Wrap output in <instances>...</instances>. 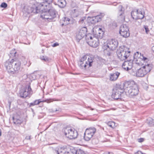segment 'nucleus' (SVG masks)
<instances>
[{
  "mask_svg": "<svg viewBox=\"0 0 154 154\" xmlns=\"http://www.w3.org/2000/svg\"><path fill=\"white\" fill-rule=\"evenodd\" d=\"M105 15L104 13H101L99 15L92 17H88V22L93 24H95L96 23L100 22L101 20V19Z\"/></svg>",
  "mask_w": 154,
  "mask_h": 154,
  "instance_id": "2eb2a0df",
  "label": "nucleus"
},
{
  "mask_svg": "<svg viewBox=\"0 0 154 154\" xmlns=\"http://www.w3.org/2000/svg\"><path fill=\"white\" fill-rule=\"evenodd\" d=\"M1 133H2V132H1V130L0 129V136L1 135Z\"/></svg>",
  "mask_w": 154,
  "mask_h": 154,
  "instance_id": "603ef678",
  "label": "nucleus"
},
{
  "mask_svg": "<svg viewBox=\"0 0 154 154\" xmlns=\"http://www.w3.org/2000/svg\"><path fill=\"white\" fill-rule=\"evenodd\" d=\"M143 68L141 67L139 69L136 73V76L138 77H143L146 74Z\"/></svg>",
  "mask_w": 154,
  "mask_h": 154,
  "instance_id": "a211bd4d",
  "label": "nucleus"
},
{
  "mask_svg": "<svg viewBox=\"0 0 154 154\" xmlns=\"http://www.w3.org/2000/svg\"><path fill=\"white\" fill-rule=\"evenodd\" d=\"M130 53L129 48L125 45L120 46L116 52L119 59L122 61L125 60L129 57Z\"/></svg>",
  "mask_w": 154,
  "mask_h": 154,
  "instance_id": "20e7f679",
  "label": "nucleus"
},
{
  "mask_svg": "<svg viewBox=\"0 0 154 154\" xmlns=\"http://www.w3.org/2000/svg\"><path fill=\"white\" fill-rule=\"evenodd\" d=\"M32 109V111H33V109Z\"/></svg>",
  "mask_w": 154,
  "mask_h": 154,
  "instance_id": "13d9d810",
  "label": "nucleus"
},
{
  "mask_svg": "<svg viewBox=\"0 0 154 154\" xmlns=\"http://www.w3.org/2000/svg\"><path fill=\"white\" fill-rule=\"evenodd\" d=\"M94 60V58H93L89 57L88 58V62H79L78 64L82 69H85L88 66V67L92 66Z\"/></svg>",
  "mask_w": 154,
  "mask_h": 154,
  "instance_id": "ddd939ff",
  "label": "nucleus"
},
{
  "mask_svg": "<svg viewBox=\"0 0 154 154\" xmlns=\"http://www.w3.org/2000/svg\"><path fill=\"white\" fill-rule=\"evenodd\" d=\"M118 20L119 22L122 23L125 21L124 8L121 5H119L118 7Z\"/></svg>",
  "mask_w": 154,
  "mask_h": 154,
  "instance_id": "9b49d317",
  "label": "nucleus"
},
{
  "mask_svg": "<svg viewBox=\"0 0 154 154\" xmlns=\"http://www.w3.org/2000/svg\"><path fill=\"white\" fill-rule=\"evenodd\" d=\"M119 33L123 37L126 38L129 36L128 27L126 24L121 25L120 28Z\"/></svg>",
  "mask_w": 154,
  "mask_h": 154,
  "instance_id": "4468645a",
  "label": "nucleus"
},
{
  "mask_svg": "<svg viewBox=\"0 0 154 154\" xmlns=\"http://www.w3.org/2000/svg\"><path fill=\"white\" fill-rule=\"evenodd\" d=\"M87 59V57L86 56H84L80 60V61L79 62H88L86 60Z\"/></svg>",
  "mask_w": 154,
  "mask_h": 154,
  "instance_id": "f704fd0d",
  "label": "nucleus"
},
{
  "mask_svg": "<svg viewBox=\"0 0 154 154\" xmlns=\"http://www.w3.org/2000/svg\"><path fill=\"white\" fill-rule=\"evenodd\" d=\"M16 52H15V53H14V54H16Z\"/></svg>",
  "mask_w": 154,
  "mask_h": 154,
  "instance_id": "5fc2aeb1",
  "label": "nucleus"
},
{
  "mask_svg": "<svg viewBox=\"0 0 154 154\" xmlns=\"http://www.w3.org/2000/svg\"><path fill=\"white\" fill-rule=\"evenodd\" d=\"M85 39L87 43L91 46L93 48H96L99 44V41L98 38L90 35H86Z\"/></svg>",
  "mask_w": 154,
  "mask_h": 154,
  "instance_id": "1a4fd4ad",
  "label": "nucleus"
},
{
  "mask_svg": "<svg viewBox=\"0 0 154 154\" xmlns=\"http://www.w3.org/2000/svg\"><path fill=\"white\" fill-rule=\"evenodd\" d=\"M140 59H142L143 60L146 62H147V61H149L148 59H147L146 57H145L143 54H142L141 53H140Z\"/></svg>",
  "mask_w": 154,
  "mask_h": 154,
  "instance_id": "72a5a7b5",
  "label": "nucleus"
},
{
  "mask_svg": "<svg viewBox=\"0 0 154 154\" xmlns=\"http://www.w3.org/2000/svg\"><path fill=\"white\" fill-rule=\"evenodd\" d=\"M87 29L85 27H83L78 30L76 33V38L77 41L79 42L85 36H86Z\"/></svg>",
  "mask_w": 154,
  "mask_h": 154,
  "instance_id": "f8f14e48",
  "label": "nucleus"
},
{
  "mask_svg": "<svg viewBox=\"0 0 154 154\" xmlns=\"http://www.w3.org/2000/svg\"><path fill=\"white\" fill-rule=\"evenodd\" d=\"M66 148H61L59 150L58 154H67V151Z\"/></svg>",
  "mask_w": 154,
  "mask_h": 154,
  "instance_id": "bb28decb",
  "label": "nucleus"
},
{
  "mask_svg": "<svg viewBox=\"0 0 154 154\" xmlns=\"http://www.w3.org/2000/svg\"><path fill=\"white\" fill-rule=\"evenodd\" d=\"M43 102V101H41L40 99L38 100H35L32 103H30L29 104V107H31L32 106H34L35 105L39 104L40 103Z\"/></svg>",
  "mask_w": 154,
  "mask_h": 154,
  "instance_id": "393cba45",
  "label": "nucleus"
},
{
  "mask_svg": "<svg viewBox=\"0 0 154 154\" xmlns=\"http://www.w3.org/2000/svg\"><path fill=\"white\" fill-rule=\"evenodd\" d=\"M147 123L150 126H152L154 125V120L151 119L148 120Z\"/></svg>",
  "mask_w": 154,
  "mask_h": 154,
  "instance_id": "7c9ffc66",
  "label": "nucleus"
},
{
  "mask_svg": "<svg viewBox=\"0 0 154 154\" xmlns=\"http://www.w3.org/2000/svg\"><path fill=\"white\" fill-rule=\"evenodd\" d=\"M143 27L145 29L146 33L147 34L149 32V29L148 28V26H144Z\"/></svg>",
  "mask_w": 154,
  "mask_h": 154,
  "instance_id": "ea45409f",
  "label": "nucleus"
},
{
  "mask_svg": "<svg viewBox=\"0 0 154 154\" xmlns=\"http://www.w3.org/2000/svg\"><path fill=\"white\" fill-rule=\"evenodd\" d=\"M152 64H145L142 68H143L146 74L150 72L152 68Z\"/></svg>",
  "mask_w": 154,
  "mask_h": 154,
  "instance_id": "aec40b11",
  "label": "nucleus"
},
{
  "mask_svg": "<svg viewBox=\"0 0 154 154\" xmlns=\"http://www.w3.org/2000/svg\"><path fill=\"white\" fill-rule=\"evenodd\" d=\"M9 103H10V105H11V103H10V102H9Z\"/></svg>",
  "mask_w": 154,
  "mask_h": 154,
  "instance_id": "4d7b16f0",
  "label": "nucleus"
},
{
  "mask_svg": "<svg viewBox=\"0 0 154 154\" xmlns=\"http://www.w3.org/2000/svg\"><path fill=\"white\" fill-rule=\"evenodd\" d=\"M21 64L20 61L12 59L11 61L8 60L6 62L5 66L8 73L14 74L18 73L20 68Z\"/></svg>",
  "mask_w": 154,
  "mask_h": 154,
  "instance_id": "f03ea898",
  "label": "nucleus"
},
{
  "mask_svg": "<svg viewBox=\"0 0 154 154\" xmlns=\"http://www.w3.org/2000/svg\"><path fill=\"white\" fill-rule=\"evenodd\" d=\"M53 100L52 99H47L45 100L44 102H46L48 103H49L53 101Z\"/></svg>",
  "mask_w": 154,
  "mask_h": 154,
  "instance_id": "79ce46f5",
  "label": "nucleus"
},
{
  "mask_svg": "<svg viewBox=\"0 0 154 154\" xmlns=\"http://www.w3.org/2000/svg\"><path fill=\"white\" fill-rule=\"evenodd\" d=\"M72 12L73 13H76L77 11V10L76 8H73L72 10Z\"/></svg>",
  "mask_w": 154,
  "mask_h": 154,
  "instance_id": "c03bdc74",
  "label": "nucleus"
},
{
  "mask_svg": "<svg viewBox=\"0 0 154 154\" xmlns=\"http://www.w3.org/2000/svg\"><path fill=\"white\" fill-rule=\"evenodd\" d=\"M86 131L93 135L96 132V129L94 127H90L89 128L87 129Z\"/></svg>",
  "mask_w": 154,
  "mask_h": 154,
  "instance_id": "b1692460",
  "label": "nucleus"
},
{
  "mask_svg": "<svg viewBox=\"0 0 154 154\" xmlns=\"http://www.w3.org/2000/svg\"><path fill=\"white\" fill-rule=\"evenodd\" d=\"M140 57V54L138 52H137L135 53L134 56V59H137V57L139 58Z\"/></svg>",
  "mask_w": 154,
  "mask_h": 154,
  "instance_id": "4c0bfd02",
  "label": "nucleus"
},
{
  "mask_svg": "<svg viewBox=\"0 0 154 154\" xmlns=\"http://www.w3.org/2000/svg\"><path fill=\"white\" fill-rule=\"evenodd\" d=\"M51 149L52 150L54 153H56L57 154H58V152L59 150V149L58 148L51 147Z\"/></svg>",
  "mask_w": 154,
  "mask_h": 154,
  "instance_id": "473e14b6",
  "label": "nucleus"
},
{
  "mask_svg": "<svg viewBox=\"0 0 154 154\" xmlns=\"http://www.w3.org/2000/svg\"><path fill=\"white\" fill-rule=\"evenodd\" d=\"M139 12V11L138 9L134 10L131 11V15L132 18L133 19L135 20H137V17Z\"/></svg>",
  "mask_w": 154,
  "mask_h": 154,
  "instance_id": "412c9836",
  "label": "nucleus"
},
{
  "mask_svg": "<svg viewBox=\"0 0 154 154\" xmlns=\"http://www.w3.org/2000/svg\"><path fill=\"white\" fill-rule=\"evenodd\" d=\"M132 63L129 61H125L122 64V68L127 71L131 69L132 67Z\"/></svg>",
  "mask_w": 154,
  "mask_h": 154,
  "instance_id": "f3484780",
  "label": "nucleus"
},
{
  "mask_svg": "<svg viewBox=\"0 0 154 154\" xmlns=\"http://www.w3.org/2000/svg\"><path fill=\"white\" fill-rule=\"evenodd\" d=\"M84 20V18H82L80 19V20L79 21V22H80V23H83Z\"/></svg>",
  "mask_w": 154,
  "mask_h": 154,
  "instance_id": "de8ad7c7",
  "label": "nucleus"
},
{
  "mask_svg": "<svg viewBox=\"0 0 154 154\" xmlns=\"http://www.w3.org/2000/svg\"><path fill=\"white\" fill-rule=\"evenodd\" d=\"M0 6L2 8H5L8 6L7 4L5 2H3L1 5Z\"/></svg>",
  "mask_w": 154,
  "mask_h": 154,
  "instance_id": "58836bf2",
  "label": "nucleus"
},
{
  "mask_svg": "<svg viewBox=\"0 0 154 154\" xmlns=\"http://www.w3.org/2000/svg\"><path fill=\"white\" fill-rule=\"evenodd\" d=\"M104 154H113V153L111 152H106L104 153Z\"/></svg>",
  "mask_w": 154,
  "mask_h": 154,
  "instance_id": "49530a36",
  "label": "nucleus"
},
{
  "mask_svg": "<svg viewBox=\"0 0 154 154\" xmlns=\"http://www.w3.org/2000/svg\"><path fill=\"white\" fill-rule=\"evenodd\" d=\"M13 119L14 121V123L17 124L20 123L21 121H20V120L17 119V120L16 121H15V120H14V117H13Z\"/></svg>",
  "mask_w": 154,
  "mask_h": 154,
  "instance_id": "a19ab883",
  "label": "nucleus"
},
{
  "mask_svg": "<svg viewBox=\"0 0 154 154\" xmlns=\"http://www.w3.org/2000/svg\"><path fill=\"white\" fill-rule=\"evenodd\" d=\"M138 142L141 143L143 142L144 140V139L143 138H140L137 139Z\"/></svg>",
  "mask_w": 154,
  "mask_h": 154,
  "instance_id": "37998d69",
  "label": "nucleus"
},
{
  "mask_svg": "<svg viewBox=\"0 0 154 154\" xmlns=\"http://www.w3.org/2000/svg\"><path fill=\"white\" fill-rule=\"evenodd\" d=\"M142 154H144V153H142Z\"/></svg>",
  "mask_w": 154,
  "mask_h": 154,
  "instance_id": "bf43d9fd",
  "label": "nucleus"
},
{
  "mask_svg": "<svg viewBox=\"0 0 154 154\" xmlns=\"http://www.w3.org/2000/svg\"><path fill=\"white\" fill-rule=\"evenodd\" d=\"M63 20L64 21V23L62 24V26L66 25H67L69 23L70 19L67 17H64Z\"/></svg>",
  "mask_w": 154,
  "mask_h": 154,
  "instance_id": "a878e982",
  "label": "nucleus"
},
{
  "mask_svg": "<svg viewBox=\"0 0 154 154\" xmlns=\"http://www.w3.org/2000/svg\"><path fill=\"white\" fill-rule=\"evenodd\" d=\"M42 53H44V50H42Z\"/></svg>",
  "mask_w": 154,
  "mask_h": 154,
  "instance_id": "864d4df0",
  "label": "nucleus"
},
{
  "mask_svg": "<svg viewBox=\"0 0 154 154\" xmlns=\"http://www.w3.org/2000/svg\"><path fill=\"white\" fill-rule=\"evenodd\" d=\"M32 94L30 83H29L25 88H22L19 92L20 97L22 98H29Z\"/></svg>",
  "mask_w": 154,
  "mask_h": 154,
  "instance_id": "0eeeda50",
  "label": "nucleus"
},
{
  "mask_svg": "<svg viewBox=\"0 0 154 154\" xmlns=\"http://www.w3.org/2000/svg\"><path fill=\"white\" fill-rule=\"evenodd\" d=\"M93 32L94 36L96 37L98 39H101L103 36L104 32L101 28L93 29Z\"/></svg>",
  "mask_w": 154,
  "mask_h": 154,
  "instance_id": "dca6fc26",
  "label": "nucleus"
},
{
  "mask_svg": "<svg viewBox=\"0 0 154 154\" xmlns=\"http://www.w3.org/2000/svg\"><path fill=\"white\" fill-rule=\"evenodd\" d=\"M66 2L65 0H59L57 2V5L60 8H63L66 5Z\"/></svg>",
  "mask_w": 154,
  "mask_h": 154,
  "instance_id": "5701e85b",
  "label": "nucleus"
},
{
  "mask_svg": "<svg viewBox=\"0 0 154 154\" xmlns=\"http://www.w3.org/2000/svg\"><path fill=\"white\" fill-rule=\"evenodd\" d=\"M76 150L74 148L72 147L70 148V150L67 151V154H76Z\"/></svg>",
  "mask_w": 154,
  "mask_h": 154,
  "instance_id": "cd10ccee",
  "label": "nucleus"
},
{
  "mask_svg": "<svg viewBox=\"0 0 154 154\" xmlns=\"http://www.w3.org/2000/svg\"><path fill=\"white\" fill-rule=\"evenodd\" d=\"M43 4L37 5L35 3H32L31 5L25 8L24 14H29L30 13H32L33 14H34L38 13L41 11V9L40 8L43 6Z\"/></svg>",
  "mask_w": 154,
  "mask_h": 154,
  "instance_id": "39448f33",
  "label": "nucleus"
},
{
  "mask_svg": "<svg viewBox=\"0 0 154 154\" xmlns=\"http://www.w3.org/2000/svg\"><path fill=\"white\" fill-rule=\"evenodd\" d=\"M76 154H85L84 152L80 149L76 150Z\"/></svg>",
  "mask_w": 154,
  "mask_h": 154,
  "instance_id": "e433bc0d",
  "label": "nucleus"
},
{
  "mask_svg": "<svg viewBox=\"0 0 154 154\" xmlns=\"http://www.w3.org/2000/svg\"><path fill=\"white\" fill-rule=\"evenodd\" d=\"M152 50L154 52V46H153L152 47Z\"/></svg>",
  "mask_w": 154,
  "mask_h": 154,
  "instance_id": "3c124183",
  "label": "nucleus"
},
{
  "mask_svg": "<svg viewBox=\"0 0 154 154\" xmlns=\"http://www.w3.org/2000/svg\"><path fill=\"white\" fill-rule=\"evenodd\" d=\"M118 45V42L116 39H112L107 43V48L104 50V52L106 54L110 56L112 54V51L115 50Z\"/></svg>",
  "mask_w": 154,
  "mask_h": 154,
  "instance_id": "423d86ee",
  "label": "nucleus"
},
{
  "mask_svg": "<svg viewBox=\"0 0 154 154\" xmlns=\"http://www.w3.org/2000/svg\"><path fill=\"white\" fill-rule=\"evenodd\" d=\"M115 5V6H116V4H115V5Z\"/></svg>",
  "mask_w": 154,
  "mask_h": 154,
  "instance_id": "6e6d98bb",
  "label": "nucleus"
},
{
  "mask_svg": "<svg viewBox=\"0 0 154 154\" xmlns=\"http://www.w3.org/2000/svg\"><path fill=\"white\" fill-rule=\"evenodd\" d=\"M93 136V135L86 131L84 134V139L85 140L88 141L90 140Z\"/></svg>",
  "mask_w": 154,
  "mask_h": 154,
  "instance_id": "4be33fe9",
  "label": "nucleus"
},
{
  "mask_svg": "<svg viewBox=\"0 0 154 154\" xmlns=\"http://www.w3.org/2000/svg\"><path fill=\"white\" fill-rule=\"evenodd\" d=\"M42 12L41 17L43 19L52 20L56 17L57 12L51 5H45L44 8L41 10Z\"/></svg>",
  "mask_w": 154,
  "mask_h": 154,
  "instance_id": "7ed1b4c3",
  "label": "nucleus"
},
{
  "mask_svg": "<svg viewBox=\"0 0 154 154\" xmlns=\"http://www.w3.org/2000/svg\"><path fill=\"white\" fill-rule=\"evenodd\" d=\"M43 3L45 2L46 3H45V5H51L52 3V0H42Z\"/></svg>",
  "mask_w": 154,
  "mask_h": 154,
  "instance_id": "c9c22d12",
  "label": "nucleus"
},
{
  "mask_svg": "<svg viewBox=\"0 0 154 154\" xmlns=\"http://www.w3.org/2000/svg\"><path fill=\"white\" fill-rule=\"evenodd\" d=\"M64 133L66 137L70 139H75L78 135L77 131L69 128H66L64 129Z\"/></svg>",
  "mask_w": 154,
  "mask_h": 154,
  "instance_id": "9d476101",
  "label": "nucleus"
},
{
  "mask_svg": "<svg viewBox=\"0 0 154 154\" xmlns=\"http://www.w3.org/2000/svg\"><path fill=\"white\" fill-rule=\"evenodd\" d=\"M120 74V73L116 72L113 73H111L110 74V79L111 81H115L118 78Z\"/></svg>",
  "mask_w": 154,
  "mask_h": 154,
  "instance_id": "6ab92c4d",
  "label": "nucleus"
},
{
  "mask_svg": "<svg viewBox=\"0 0 154 154\" xmlns=\"http://www.w3.org/2000/svg\"><path fill=\"white\" fill-rule=\"evenodd\" d=\"M40 58L42 61L48 62L49 61L50 59L46 56H42L40 57Z\"/></svg>",
  "mask_w": 154,
  "mask_h": 154,
  "instance_id": "c756f323",
  "label": "nucleus"
},
{
  "mask_svg": "<svg viewBox=\"0 0 154 154\" xmlns=\"http://www.w3.org/2000/svg\"><path fill=\"white\" fill-rule=\"evenodd\" d=\"M123 88L126 95L130 97H133L138 94L139 91L137 85L134 81L125 82L123 85Z\"/></svg>",
  "mask_w": 154,
  "mask_h": 154,
  "instance_id": "f257e3e1",
  "label": "nucleus"
},
{
  "mask_svg": "<svg viewBox=\"0 0 154 154\" xmlns=\"http://www.w3.org/2000/svg\"><path fill=\"white\" fill-rule=\"evenodd\" d=\"M59 44L58 43H54L52 45V46L53 47H56L57 46H58L59 45Z\"/></svg>",
  "mask_w": 154,
  "mask_h": 154,
  "instance_id": "a18cd8bd",
  "label": "nucleus"
},
{
  "mask_svg": "<svg viewBox=\"0 0 154 154\" xmlns=\"http://www.w3.org/2000/svg\"><path fill=\"white\" fill-rule=\"evenodd\" d=\"M124 89L122 86L118 85L113 89L112 97L115 100L121 99Z\"/></svg>",
  "mask_w": 154,
  "mask_h": 154,
  "instance_id": "6e6552de",
  "label": "nucleus"
},
{
  "mask_svg": "<svg viewBox=\"0 0 154 154\" xmlns=\"http://www.w3.org/2000/svg\"><path fill=\"white\" fill-rule=\"evenodd\" d=\"M135 154H142V152L141 151H139Z\"/></svg>",
  "mask_w": 154,
  "mask_h": 154,
  "instance_id": "8fccbe9b",
  "label": "nucleus"
},
{
  "mask_svg": "<svg viewBox=\"0 0 154 154\" xmlns=\"http://www.w3.org/2000/svg\"><path fill=\"white\" fill-rule=\"evenodd\" d=\"M115 123L113 122H109L107 123V125L112 128H115Z\"/></svg>",
  "mask_w": 154,
  "mask_h": 154,
  "instance_id": "2f4dec72",
  "label": "nucleus"
},
{
  "mask_svg": "<svg viewBox=\"0 0 154 154\" xmlns=\"http://www.w3.org/2000/svg\"><path fill=\"white\" fill-rule=\"evenodd\" d=\"M25 139L27 140H30V136H26V137Z\"/></svg>",
  "mask_w": 154,
  "mask_h": 154,
  "instance_id": "09e8293b",
  "label": "nucleus"
},
{
  "mask_svg": "<svg viewBox=\"0 0 154 154\" xmlns=\"http://www.w3.org/2000/svg\"><path fill=\"white\" fill-rule=\"evenodd\" d=\"M144 17V15L143 14V13L140 11H139V12L138 17H137V19H143Z\"/></svg>",
  "mask_w": 154,
  "mask_h": 154,
  "instance_id": "c85d7f7f",
  "label": "nucleus"
}]
</instances>
